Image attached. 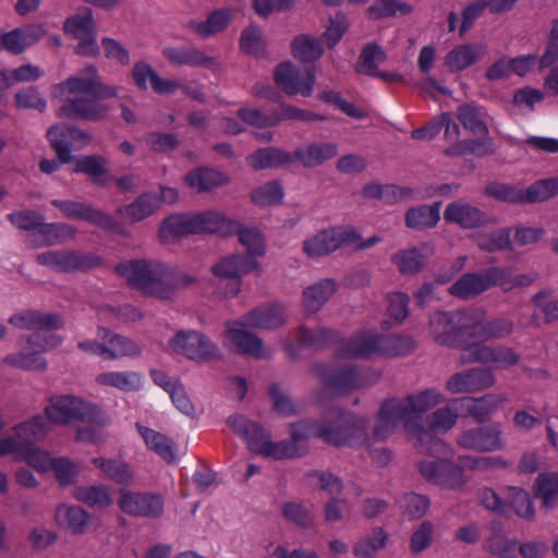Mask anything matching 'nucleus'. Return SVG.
I'll list each match as a JSON object with an SVG mask.
<instances>
[{
	"label": "nucleus",
	"instance_id": "2",
	"mask_svg": "<svg viewBox=\"0 0 558 558\" xmlns=\"http://www.w3.org/2000/svg\"><path fill=\"white\" fill-rule=\"evenodd\" d=\"M116 269L130 287L158 300H173L179 291L197 281L191 274L153 259L123 263Z\"/></svg>",
	"mask_w": 558,
	"mask_h": 558
},
{
	"label": "nucleus",
	"instance_id": "22",
	"mask_svg": "<svg viewBox=\"0 0 558 558\" xmlns=\"http://www.w3.org/2000/svg\"><path fill=\"white\" fill-rule=\"evenodd\" d=\"M379 333L363 330L348 339H341L337 348V355L343 359L369 360L380 356Z\"/></svg>",
	"mask_w": 558,
	"mask_h": 558
},
{
	"label": "nucleus",
	"instance_id": "9",
	"mask_svg": "<svg viewBox=\"0 0 558 558\" xmlns=\"http://www.w3.org/2000/svg\"><path fill=\"white\" fill-rule=\"evenodd\" d=\"M14 434L0 438V457L20 454L43 438L49 430L46 418L35 415L14 427Z\"/></svg>",
	"mask_w": 558,
	"mask_h": 558
},
{
	"label": "nucleus",
	"instance_id": "35",
	"mask_svg": "<svg viewBox=\"0 0 558 558\" xmlns=\"http://www.w3.org/2000/svg\"><path fill=\"white\" fill-rule=\"evenodd\" d=\"M136 429L149 450L154 451L167 463H177L178 447L173 440L168 436L140 423L136 424Z\"/></svg>",
	"mask_w": 558,
	"mask_h": 558
},
{
	"label": "nucleus",
	"instance_id": "4",
	"mask_svg": "<svg viewBox=\"0 0 558 558\" xmlns=\"http://www.w3.org/2000/svg\"><path fill=\"white\" fill-rule=\"evenodd\" d=\"M308 439L318 438L336 446H359L366 439L367 421L352 412L333 409L325 424L314 420L303 421Z\"/></svg>",
	"mask_w": 558,
	"mask_h": 558
},
{
	"label": "nucleus",
	"instance_id": "47",
	"mask_svg": "<svg viewBox=\"0 0 558 558\" xmlns=\"http://www.w3.org/2000/svg\"><path fill=\"white\" fill-rule=\"evenodd\" d=\"M230 12L228 10H215L206 19V21H190L189 29L202 38H208L222 32L230 23Z\"/></svg>",
	"mask_w": 558,
	"mask_h": 558
},
{
	"label": "nucleus",
	"instance_id": "27",
	"mask_svg": "<svg viewBox=\"0 0 558 558\" xmlns=\"http://www.w3.org/2000/svg\"><path fill=\"white\" fill-rule=\"evenodd\" d=\"M9 323L19 329H26L35 332L51 331L59 329L62 326V320L59 315L47 314L33 310L13 314L9 318Z\"/></svg>",
	"mask_w": 558,
	"mask_h": 558
},
{
	"label": "nucleus",
	"instance_id": "5",
	"mask_svg": "<svg viewBox=\"0 0 558 558\" xmlns=\"http://www.w3.org/2000/svg\"><path fill=\"white\" fill-rule=\"evenodd\" d=\"M380 238L374 235L363 241L352 227H333L323 230L303 243V252L311 258L328 255L341 246L354 245L359 250L374 246Z\"/></svg>",
	"mask_w": 558,
	"mask_h": 558
},
{
	"label": "nucleus",
	"instance_id": "30",
	"mask_svg": "<svg viewBox=\"0 0 558 558\" xmlns=\"http://www.w3.org/2000/svg\"><path fill=\"white\" fill-rule=\"evenodd\" d=\"M487 52L486 45L465 44L458 45L445 57V64L451 72L463 71L478 62Z\"/></svg>",
	"mask_w": 558,
	"mask_h": 558
},
{
	"label": "nucleus",
	"instance_id": "3",
	"mask_svg": "<svg viewBox=\"0 0 558 558\" xmlns=\"http://www.w3.org/2000/svg\"><path fill=\"white\" fill-rule=\"evenodd\" d=\"M228 425L245 442L250 451L274 460L296 459L308 452L307 427L303 421L290 424V439L272 441L270 435L257 423L242 415H232Z\"/></svg>",
	"mask_w": 558,
	"mask_h": 558
},
{
	"label": "nucleus",
	"instance_id": "43",
	"mask_svg": "<svg viewBox=\"0 0 558 558\" xmlns=\"http://www.w3.org/2000/svg\"><path fill=\"white\" fill-rule=\"evenodd\" d=\"M440 220V202L411 207L404 216L409 229L424 231L437 226Z\"/></svg>",
	"mask_w": 558,
	"mask_h": 558
},
{
	"label": "nucleus",
	"instance_id": "8",
	"mask_svg": "<svg viewBox=\"0 0 558 558\" xmlns=\"http://www.w3.org/2000/svg\"><path fill=\"white\" fill-rule=\"evenodd\" d=\"M87 94L98 99L117 97L114 86L104 84L95 65H87L80 72L68 77L64 82L56 84L51 88L52 98H63L66 94Z\"/></svg>",
	"mask_w": 558,
	"mask_h": 558
},
{
	"label": "nucleus",
	"instance_id": "62",
	"mask_svg": "<svg viewBox=\"0 0 558 558\" xmlns=\"http://www.w3.org/2000/svg\"><path fill=\"white\" fill-rule=\"evenodd\" d=\"M388 535L377 529L371 536L361 538L353 547V554L359 558H375L376 554L386 547Z\"/></svg>",
	"mask_w": 558,
	"mask_h": 558
},
{
	"label": "nucleus",
	"instance_id": "25",
	"mask_svg": "<svg viewBox=\"0 0 558 558\" xmlns=\"http://www.w3.org/2000/svg\"><path fill=\"white\" fill-rule=\"evenodd\" d=\"M97 339L104 341L105 360L116 361L123 357H135L142 352L132 339L121 336L105 327H98Z\"/></svg>",
	"mask_w": 558,
	"mask_h": 558
},
{
	"label": "nucleus",
	"instance_id": "36",
	"mask_svg": "<svg viewBox=\"0 0 558 558\" xmlns=\"http://www.w3.org/2000/svg\"><path fill=\"white\" fill-rule=\"evenodd\" d=\"M196 233H219L232 235L236 230L238 220L230 219L218 210H208L194 215Z\"/></svg>",
	"mask_w": 558,
	"mask_h": 558
},
{
	"label": "nucleus",
	"instance_id": "41",
	"mask_svg": "<svg viewBox=\"0 0 558 558\" xmlns=\"http://www.w3.org/2000/svg\"><path fill=\"white\" fill-rule=\"evenodd\" d=\"M54 519L59 526L69 530L73 534L81 535L87 530L89 514L78 506L62 504L57 507Z\"/></svg>",
	"mask_w": 558,
	"mask_h": 558
},
{
	"label": "nucleus",
	"instance_id": "39",
	"mask_svg": "<svg viewBox=\"0 0 558 558\" xmlns=\"http://www.w3.org/2000/svg\"><path fill=\"white\" fill-rule=\"evenodd\" d=\"M77 233V229L69 223L54 222L45 223L36 231L33 242L35 246H53L63 244L70 240H73Z\"/></svg>",
	"mask_w": 558,
	"mask_h": 558
},
{
	"label": "nucleus",
	"instance_id": "29",
	"mask_svg": "<svg viewBox=\"0 0 558 558\" xmlns=\"http://www.w3.org/2000/svg\"><path fill=\"white\" fill-rule=\"evenodd\" d=\"M433 254V245L422 243L418 246L399 251L391 259L401 274L409 275L421 271Z\"/></svg>",
	"mask_w": 558,
	"mask_h": 558
},
{
	"label": "nucleus",
	"instance_id": "13",
	"mask_svg": "<svg viewBox=\"0 0 558 558\" xmlns=\"http://www.w3.org/2000/svg\"><path fill=\"white\" fill-rule=\"evenodd\" d=\"M274 81L287 95L294 96L300 94L304 97H310L314 90L316 75L312 69L302 72L292 62L287 61L276 66Z\"/></svg>",
	"mask_w": 558,
	"mask_h": 558
},
{
	"label": "nucleus",
	"instance_id": "61",
	"mask_svg": "<svg viewBox=\"0 0 558 558\" xmlns=\"http://www.w3.org/2000/svg\"><path fill=\"white\" fill-rule=\"evenodd\" d=\"M380 356L393 357L407 355L415 348L414 341L410 337L398 335L381 336L379 335Z\"/></svg>",
	"mask_w": 558,
	"mask_h": 558
},
{
	"label": "nucleus",
	"instance_id": "28",
	"mask_svg": "<svg viewBox=\"0 0 558 558\" xmlns=\"http://www.w3.org/2000/svg\"><path fill=\"white\" fill-rule=\"evenodd\" d=\"M242 323L228 325L227 333L230 341L236 349L255 359H264L270 356V351L264 347L263 341L253 332L247 331Z\"/></svg>",
	"mask_w": 558,
	"mask_h": 558
},
{
	"label": "nucleus",
	"instance_id": "1",
	"mask_svg": "<svg viewBox=\"0 0 558 558\" xmlns=\"http://www.w3.org/2000/svg\"><path fill=\"white\" fill-rule=\"evenodd\" d=\"M444 401V393L435 388L424 389L402 399H388L380 405L373 435L377 440H385L401 423L408 435L414 439L418 452L442 453L445 442L424 428L422 416Z\"/></svg>",
	"mask_w": 558,
	"mask_h": 558
},
{
	"label": "nucleus",
	"instance_id": "31",
	"mask_svg": "<svg viewBox=\"0 0 558 558\" xmlns=\"http://www.w3.org/2000/svg\"><path fill=\"white\" fill-rule=\"evenodd\" d=\"M489 287L488 268L483 271L468 272L458 278L449 288V293L462 300L472 299Z\"/></svg>",
	"mask_w": 558,
	"mask_h": 558
},
{
	"label": "nucleus",
	"instance_id": "16",
	"mask_svg": "<svg viewBox=\"0 0 558 558\" xmlns=\"http://www.w3.org/2000/svg\"><path fill=\"white\" fill-rule=\"evenodd\" d=\"M48 141L57 157L63 162L73 159L72 149H81L90 142V135L75 126L52 125L47 131Z\"/></svg>",
	"mask_w": 558,
	"mask_h": 558
},
{
	"label": "nucleus",
	"instance_id": "48",
	"mask_svg": "<svg viewBox=\"0 0 558 558\" xmlns=\"http://www.w3.org/2000/svg\"><path fill=\"white\" fill-rule=\"evenodd\" d=\"M535 497L542 508L549 512L558 506V472L539 474L535 483Z\"/></svg>",
	"mask_w": 558,
	"mask_h": 558
},
{
	"label": "nucleus",
	"instance_id": "55",
	"mask_svg": "<svg viewBox=\"0 0 558 558\" xmlns=\"http://www.w3.org/2000/svg\"><path fill=\"white\" fill-rule=\"evenodd\" d=\"M445 154L450 157L464 155L489 156L495 154V147L488 140H463L448 146L445 149Z\"/></svg>",
	"mask_w": 558,
	"mask_h": 558
},
{
	"label": "nucleus",
	"instance_id": "14",
	"mask_svg": "<svg viewBox=\"0 0 558 558\" xmlns=\"http://www.w3.org/2000/svg\"><path fill=\"white\" fill-rule=\"evenodd\" d=\"M170 348L190 360L206 361L218 357L219 349L205 335L196 330H181L170 341Z\"/></svg>",
	"mask_w": 558,
	"mask_h": 558
},
{
	"label": "nucleus",
	"instance_id": "50",
	"mask_svg": "<svg viewBox=\"0 0 558 558\" xmlns=\"http://www.w3.org/2000/svg\"><path fill=\"white\" fill-rule=\"evenodd\" d=\"M92 463L100 469L106 477L118 484L130 485L134 480V474L129 464L122 460L99 457L93 458Z\"/></svg>",
	"mask_w": 558,
	"mask_h": 558
},
{
	"label": "nucleus",
	"instance_id": "54",
	"mask_svg": "<svg viewBox=\"0 0 558 558\" xmlns=\"http://www.w3.org/2000/svg\"><path fill=\"white\" fill-rule=\"evenodd\" d=\"M250 165L255 170L279 167L292 161V156L284 150L268 147L258 149L247 158Z\"/></svg>",
	"mask_w": 558,
	"mask_h": 558
},
{
	"label": "nucleus",
	"instance_id": "53",
	"mask_svg": "<svg viewBox=\"0 0 558 558\" xmlns=\"http://www.w3.org/2000/svg\"><path fill=\"white\" fill-rule=\"evenodd\" d=\"M324 49L317 38L299 35L291 41L292 56L302 62H314L323 56Z\"/></svg>",
	"mask_w": 558,
	"mask_h": 558
},
{
	"label": "nucleus",
	"instance_id": "56",
	"mask_svg": "<svg viewBox=\"0 0 558 558\" xmlns=\"http://www.w3.org/2000/svg\"><path fill=\"white\" fill-rule=\"evenodd\" d=\"M283 518L295 526L310 530L315 525V515L312 508L299 501H288L281 507Z\"/></svg>",
	"mask_w": 558,
	"mask_h": 558
},
{
	"label": "nucleus",
	"instance_id": "33",
	"mask_svg": "<svg viewBox=\"0 0 558 558\" xmlns=\"http://www.w3.org/2000/svg\"><path fill=\"white\" fill-rule=\"evenodd\" d=\"M163 57L173 64L193 68H213L216 59L196 47H166Z\"/></svg>",
	"mask_w": 558,
	"mask_h": 558
},
{
	"label": "nucleus",
	"instance_id": "49",
	"mask_svg": "<svg viewBox=\"0 0 558 558\" xmlns=\"http://www.w3.org/2000/svg\"><path fill=\"white\" fill-rule=\"evenodd\" d=\"M298 341L302 347L312 349H324L330 344H339L340 336L337 331L326 328L310 329L300 327L298 330Z\"/></svg>",
	"mask_w": 558,
	"mask_h": 558
},
{
	"label": "nucleus",
	"instance_id": "52",
	"mask_svg": "<svg viewBox=\"0 0 558 558\" xmlns=\"http://www.w3.org/2000/svg\"><path fill=\"white\" fill-rule=\"evenodd\" d=\"M73 497L89 507L99 509L108 508L112 504V497L106 485L77 486L73 490Z\"/></svg>",
	"mask_w": 558,
	"mask_h": 558
},
{
	"label": "nucleus",
	"instance_id": "26",
	"mask_svg": "<svg viewBox=\"0 0 558 558\" xmlns=\"http://www.w3.org/2000/svg\"><path fill=\"white\" fill-rule=\"evenodd\" d=\"M429 333L439 345L454 348L463 342L452 312H436L432 314L429 317Z\"/></svg>",
	"mask_w": 558,
	"mask_h": 558
},
{
	"label": "nucleus",
	"instance_id": "32",
	"mask_svg": "<svg viewBox=\"0 0 558 558\" xmlns=\"http://www.w3.org/2000/svg\"><path fill=\"white\" fill-rule=\"evenodd\" d=\"M286 322V310L279 304H265L248 312L243 317V325L254 328L272 329Z\"/></svg>",
	"mask_w": 558,
	"mask_h": 558
},
{
	"label": "nucleus",
	"instance_id": "19",
	"mask_svg": "<svg viewBox=\"0 0 558 558\" xmlns=\"http://www.w3.org/2000/svg\"><path fill=\"white\" fill-rule=\"evenodd\" d=\"M460 360L462 364L478 362L507 369L519 364L520 355L508 347L475 345L463 351Z\"/></svg>",
	"mask_w": 558,
	"mask_h": 558
},
{
	"label": "nucleus",
	"instance_id": "59",
	"mask_svg": "<svg viewBox=\"0 0 558 558\" xmlns=\"http://www.w3.org/2000/svg\"><path fill=\"white\" fill-rule=\"evenodd\" d=\"M457 118L463 128L472 133L484 136L488 134V129L483 120V112L480 107L469 104L459 106Z\"/></svg>",
	"mask_w": 558,
	"mask_h": 558
},
{
	"label": "nucleus",
	"instance_id": "44",
	"mask_svg": "<svg viewBox=\"0 0 558 558\" xmlns=\"http://www.w3.org/2000/svg\"><path fill=\"white\" fill-rule=\"evenodd\" d=\"M160 206L159 196L155 193H144L133 203L119 207L117 214L125 215L131 222H140L151 216Z\"/></svg>",
	"mask_w": 558,
	"mask_h": 558
},
{
	"label": "nucleus",
	"instance_id": "58",
	"mask_svg": "<svg viewBox=\"0 0 558 558\" xmlns=\"http://www.w3.org/2000/svg\"><path fill=\"white\" fill-rule=\"evenodd\" d=\"M233 234H238L239 242L247 251L245 256H252L256 259L257 256H263L266 252L265 240L256 228H244L240 221H238L236 230Z\"/></svg>",
	"mask_w": 558,
	"mask_h": 558
},
{
	"label": "nucleus",
	"instance_id": "17",
	"mask_svg": "<svg viewBox=\"0 0 558 558\" xmlns=\"http://www.w3.org/2000/svg\"><path fill=\"white\" fill-rule=\"evenodd\" d=\"M312 374L319 378L329 389L343 393L362 388L367 385L365 378L353 366H345L337 371L325 364H315L311 369Z\"/></svg>",
	"mask_w": 558,
	"mask_h": 558
},
{
	"label": "nucleus",
	"instance_id": "20",
	"mask_svg": "<svg viewBox=\"0 0 558 558\" xmlns=\"http://www.w3.org/2000/svg\"><path fill=\"white\" fill-rule=\"evenodd\" d=\"M214 276L223 280H233V294L240 291V278L255 272L260 274L259 263L252 256H244L241 254L229 255L221 258L213 267Z\"/></svg>",
	"mask_w": 558,
	"mask_h": 558
},
{
	"label": "nucleus",
	"instance_id": "15",
	"mask_svg": "<svg viewBox=\"0 0 558 558\" xmlns=\"http://www.w3.org/2000/svg\"><path fill=\"white\" fill-rule=\"evenodd\" d=\"M51 204L68 218L84 220L109 232L120 230V225L109 214L92 204L63 199H52Z\"/></svg>",
	"mask_w": 558,
	"mask_h": 558
},
{
	"label": "nucleus",
	"instance_id": "18",
	"mask_svg": "<svg viewBox=\"0 0 558 558\" xmlns=\"http://www.w3.org/2000/svg\"><path fill=\"white\" fill-rule=\"evenodd\" d=\"M64 31L80 41L75 48L76 53L81 56L98 54L99 47L96 43L95 22L88 9L69 17L64 23Z\"/></svg>",
	"mask_w": 558,
	"mask_h": 558
},
{
	"label": "nucleus",
	"instance_id": "10",
	"mask_svg": "<svg viewBox=\"0 0 558 558\" xmlns=\"http://www.w3.org/2000/svg\"><path fill=\"white\" fill-rule=\"evenodd\" d=\"M36 262L57 272H74L100 265L98 256L73 250L46 251L36 255Z\"/></svg>",
	"mask_w": 558,
	"mask_h": 558
},
{
	"label": "nucleus",
	"instance_id": "51",
	"mask_svg": "<svg viewBox=\"0 0 558 558\" xmlns=\"http://www.w3.org/2000/svg\"><path fill=\"white\" fill-rule=\"evenodd\" d=\"M3 363L28 372H45L48 367L47 360L36 349L8 354L3 357Z\"/></svg>",
	"mask_w": 558,
	"mask_h": 558
},
{
	"label": "nucleus",
	"instance_id": "21",
	"mask_svg": "<svg viewBox=\"0 0 558 558\" xmlns=\"http://www.w3.org/2000/svg\"><path fill=\"white\" fill-rule=\"evenodd\" d=\"M496 377L490 369L474 367L456 373L446 381V389L452 395L480 392L492 388Z\"/></svg>",
	"mask_w": 558,
	"mask_h": 558
},
{
	"label": "nucleus",
	"instance_id": "64",
	"mask_svg": "<svg viewBox=\"0 0 558 558\" xmlns=\"http://www.w3.org/2000/svg\"><path fill=\"white\" fill-rule=\"evenodd\" d=\"M385 60V51L376 44H368L361 52L356 70L362 74L373 76L378 70V64L383 63Z\"/></svg>",
	"mask_w": 558,
	"mask_h": 558
},
{
	"label": "nucleus",
	"instance_id": "63",
	"mask_svg": "<svg viewBox=\"0 0 558 558\" xmlns=\"http://www.w3.org/2000/svg\"><path fill=\"white\" fill-rule=\"evenodd\" d=\"M398 12L408 15L413 12V8L399 0H378L367 9L368 16L374 20L395 16Z\"/></svg>",
	"mask_w": 558,
	"mask_h": 558
},
{
	"label": "nucleus",
	"instance_id": "6",
	"mask_svg": "<svg viewBox=\"0 0 558 558\" xmlns=\"http://www.w3.org/2000/svg\"><path fill=\"white\" fill-rule=\"evenodd\" d=\"M45 414L53 424H95L102 418V413L96 404L72 395L52 396L45 408Z\"/></svg>",
	"mask_w": 558,
	"mask_h": 558
},
{
	"label": "nucleus",
	"instance_id": "40",
	"mask_svg": "<svg viewBox=\"0 0 558 558\" xmlns=\"http://www.w3.org/2000/svg\"><path fill=\"white\" fill-rule=\"evenodd\" d=\"M462 341L466 338L480 340L485 312L480 307H469L452 312Z\"/></svg>",
	"mask_w": 558,
	"mask_h": 558
},
{
	"label": "nucleus",
	"instance_id": "60",
	"mask_svg": "<svg viewBox=\"0 0 558 558\" xmlns=\"http://www.w3.org/2000/svg\"><path fill=\"white\" fill-rule=\"evenodd\" d=\"M458 414L450 408L445 407L437 409L432 414L426 416L424 428L429 432L434 437L436 433H447L457 423Z\"/></svg>",
	"mask_w": 558,
	"mask_h": 558
},
{
	"label": "nucleus",
	"instance_id": "37",
	"mask_svg": "<svg viewBox=\"0 0 558 558\" xmlns=\"http://www.w3.org/2000/svg\"><path fill=\"white\" fill-rule=\"evenodd\" d=\"M337 154L338 146L330 142H314L294 150L295 159L306 168L317 167Z\"/></svg>",
	"mask_w": 558,
	"mask_h": 558
},
{
	"label": "nucleus",
	"instance_id": "38",
	"mask_svg": "<svg viewBox=\"0 0 558 558\" xmlns=\"http://www.w3.org/2000/svg\"><path fill=\"white\" fill-rule=\"evenodd\" d=\"M465 401L468 414L477 423H485L509 401V398L507 393H488L480 398L465 399Z\"/></svg>",
	"mask_w": 558,
	"mask_h": 558
},
{
	"label": "nucleus",
	"instance_id": "7",
	"mask_svg": "<svg viewBox=\"0 0 558 558\" xmlns=\"http://www.w3.org/2000/svg\"><path fill=\"white\" fill-rule=\"evenodd\" d=\"M445 446L442 453L422 452L427 457L417 462L418 472L425 481L441 488L462 489L468 477L460 464L444 458L448 452V446Z\"/></svg>",
	"mask_w": 558,
	"mask_h": 558
},
{
	"label": "nucleus",
	"instance_id": "46",
	"mask_svg": "<svg viewBox=\"0 0 558 558\" xmlns=\"http://www.w3.org/2000/svg\"><path fill=\"white\" fill-rule=\"evenodd\" d=\"M189 234H196L194 215H172L162 222L159 229V236L163 242Z\"/></svg>",
	"mask_w": 558,
	"mask_h": 558
},
{
	"label": "nucleus",
	"instance_id": "57",
	"mask_svg": "<svg viewBox=\"0 0 558 558\" xmlns=\"http://www.w3.org/2000/svg\"><path fill=\"white\" fill-rule=\"evenodd\" d=\"M74 172L88 175L95 183L102 184L107 174V159L98 155H87L75 160Z\"/></svg>",
	"mask_w": 558,
	"mask_h": 558
},
{
	"label": "nucleus",
	"instance_id": "24",
	"mask_svg": "<svg viewBox=\"0 0 558 558\" xmlns=\"http://www.w3.org/2000/svg\"><path fill=\"white\" fill-rule=\"evenodd\" d=\"M444 219L447 222L456 223L462 229H475L485 227L489 218L478 207L461 201L449 203L444 211Z\"/></svg>",
	"mask_w": 558,
	"mask_h": 558
},
{
	"label": "nucleus",
	"instance_id": "11",
	"mask_svg": "<svg viewBox=\"0 0 558 558\" xmlns=\"http://www.w3.org/2000/svg\"><path fill=\"white\" fill-rule=\"evenodd\" d=\"M118 506L122 512L137 518L157 519L165 511V500L161 495L125 488L119 490Z\"/></svg>",
	"mask_w": 558,
	"mask_h": 558
},
{
	"label": "nucleus",
	"instance_id": "12",
	"mask_svg": "<svg viewBox=\"0 0 558 558\" xmlns=\"http://www.w3.org/2000/svg\"><path fill=\"white\" fill-rule=\"evenodd\" d=\"M456 444L461 449L475 452H494L506 448L502 430L497 425L463 429L456 436Z\"/></svg>",
	"mask_w": 558,
	"mask_h": 558
},
{
	"label": "nucleus",
	"instance_id": "34",
	"mask_svg": "<svg viewBox=\"0 0 558 558\" xmlns=\"http://www.w3.org/2000/svg\"><path fill=\"white\" fill-rule=\"evenodd\" d=\"M338 284L336 280L322 279L303 290L302 304L306 313H317L336 293Z\"/></svg>",
	"mask_w": 558,
	"mask_h": 558
},
{
	"label": "nucleus",
	"instance_id": "42",
	"mask_svg": "<svg viewBox=\"0 0 558 558\" xmlns=\"http://www.w3.org/2000/svg\"><path fill=\"white\" fill-rule=\"evenodd\" d=\"M95 381L102 387L116 388L124 392H132L142 388L143 376L133 371H109L98 374Z\"/></svg>",
	"mask_w": 558,
	"mask_h": 558
},
{
	"label": "nucleus",
	"instance_id": "45",
	"mask_svg": "<svg viewBox=\"0 0 558 558\" xmlns=\"http://www.w3.org/2000/svg\"><path fill=\"white\" fill-rule=\"evenodd\" d=\"M185 182L191 189L202 193L227 184L229 178L210 168H198L185 174Z\"/></svg>",
	"mask_w": 558,
	"mask_h": 558
},
{
	"label": "nucleus",
	"instance_id": "23",
	"mask_svg": "<svg viewBox=\"0 0 558 558\" xmlns=\"http://www.w3.org/2000/svg\"><path fill=\"white\" fill-rule=\"evenodd\" d=\"M98 98L76 97L66 100L57 111L60 119L100 121L109 112V108L97 100Z\"/></svg>",
	"mask_w": 558,
	"mask_h": 558
}]
</instances>
